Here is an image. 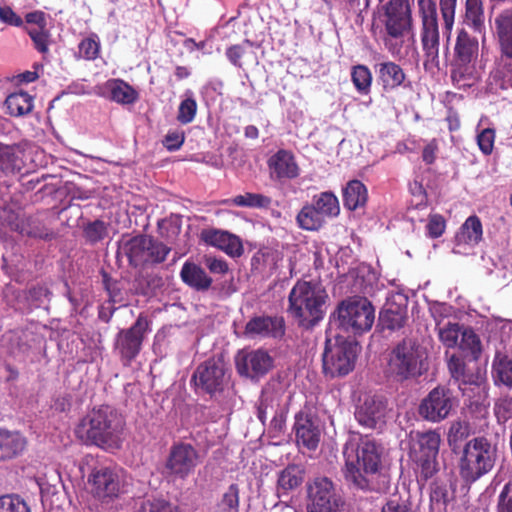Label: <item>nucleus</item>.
Here are the masks:
<instances>
[{"mask_svg": "<svg viewBox=\"0 0 512 512\" xmlns=\"http://www.w3.org/2000/svg\"><path fill=\"white\" fill-rule=\"evenodd\" d=\"M385 414V403L375 396H368L357 406L355 418L361 426L375 429L378 424L385 422Z\"/></svg>", "mask_w": 512, "mask_h": 512, "instance_id": "nucleus-23", "label": "nucleus"}, {"mask_svg": "<svg viewBox=\"0 0 512 512\" xmlns=\"http://www.w3.org/2000/svg\"><path fill=\"white\" fill-rule=\"evenodd\" d=\"M458 388L462 395L470 400L469 407L471 409L475 406V410L478 412L486 410L484 402L487 398L488 391L487 385L483 379L477 377L475 380H471V377H467L458 382Z\"/></svg>", "mask_w": 512, "mask_h": 512, "instance_id": "nucleus-27", "label": "nucleus"}, {"mask_svg": "<svg viewBox=\"0 0 512 512\" xmlns=\"http://www.w3.org/2000/svg\"><path fill=\"white\" fill-rule=\"evenodd\" d=\"M197 112V103L193 98H186L181 101L178 108L177 120L181 124H189L191 123Z\"/></svg>", "mask_w": 512, "mask_h": 512, "instance_id": "nucleus-56", "label": "nucleus"}, {"mask_svg": "<svg viewBox=\"0 0 512 512\" xmlns=\"http://www.w3.org/2000/svg\"><path fill=\"white\" fill-rule=\"evenodd\" d=\"M200 240L234 258L240 257L244 252L241 239L225 230L216 228L203 229L200 233Z\"/></svg>", "mask_w": 512, "mask_h": 512, "instance_id": "nucleus-20", "label": "nucleus"}, {"mask_svg": "<svg viewBox=\"0 0 512 512\" xmlns=\"http://www.w3.org/2000/svg\"><path fill=\"white\" fill-rule=\"evenodd\" d=\"M296 221L301 229L316 231L323 226L325 219L313 205H305L297 214Z\"/></svg>", "mask_w": 512, "mask_h": 512, "instance_id": "nucleus-41", "label": "nucleus"}, {"mask_svg": "<svg viewBox=\"0 0 512 512\" xmlns=\"http://www.w3.org/2000/svg\"><path fill=\"white\" fill-rule=\"evenodd\" d=\"M460 335L459 348L463 351H469L477 359L481 353V341L478 335L471 328H462Z\"/></svg>", "mask_w": 512, "mask_h": 512, "instance_id": "nucleus-48", "label": "nucleus"}, {"mask_svg": "<svg viewBox=\"0 0 512 512\" xmlns=\"http://www.w3.org/2000/svg\"><path fill=\"white\" fill-rule=\"evenodd\" d=\"M180 278L184 284L196 291L209 290L213 282L212 278L201 266L189 261L183 264Z\"/></svg>", "mask_w": 512, "mask_h": 512, "instance_id": "nucleus-31", "label": "nucleus"}, {"mask_svg": "<svg viewBox=\"0 0 512 512\" xmlns=\"http://www.w3.org/2000/svg\"><path fill=\"white\" fill-rule=\"evenodd\" d=\"M285 335V321L278 316H253L245 325L242 336L249 340L273 338Z\"/></svg>", "mask_w": 512, "mask_h": 512, "instance_id": "nucleus-19", "label": "nucleus"}, {"mask_svg": "<svg viewBox=\"0 0 512 512\" xmlns=\"http://www.w3.org/2000/svg\"><path fill=\"white\" fill-rule=\"evenodd\" d=\"M407 319L406 306L389 303L380 311L378 322L383 330L395 331L403 328Z\"/></svg>", "mask_w": 512, "mask_h": 512, "instance_id": "nucleus-33", "label": "nucleus"}, {"mask_svg": "<svg viewBox=\"0 0 512 512\" xmlns=\"http://www.w3.org/2000/svg\"><path fill=\"white\" fill-rule=\"evenodd\" d=\"M492 377L496 385L512 388V360L506 355L496 354L492 364Z\"/></svg>", "mask_w": 512, "mask_h": 512, "instance_id": "nucleus-40", "label": "nucleus"}, {"mask_svg": "<svg viewBox=\"0 0 512 512\" xmlns=\"http://www.w3.org/2000/svg\"><path fill=\"white\" fill-rule=\"evenodd\" d=\"M377 79L383 90L393 91L404 85L406 73L403 68L393 61H383L374 66Z\"/></svg>", "mask_w": 512, "mask_h": 512, "instance_id": "nucleus-26", "label": "nucleus"}, {"mask_svg": "<svg viewBox=\"0 0 512 512\" xmlns=\"http://www.w3.org/2000/svg\"><path fill=\"white\" fill-rule=\"evenodd\" d=\"M327 298L320 285L298 280L289 293L287 312L299 327L311 329L323 319Z\"/></svg>", "mask_w": 512, "mask_h": 512, "instance_id": "nucleus-3", "label": "nucleus"}, {"mask_svg": "<svg viewBox=\"0 0 512 512\" xmlns=\"http://www.w3.org/2000/svg\"><path fill=\"white\" fill-rule=\"evenodd\" d=\"M454 50L457 61L464 65L470 64L478 57V39L465 29H461L457 34Z\"/></svg>", "mask_w": 512, "mask_h": 512, "instance_id": "nucleus-32", "label": "nucleus"}, {"mask_svg": "<svg viewBox=\"0 0 512 512\" xmlns=\"http://www.w3.org/2000/svg\"><path fill=\"white\" fill-rule=\"evenodd\" d=\"M446 228V221L444 217L440 214H431L428 218V223L426 226L427 235L436 239L443 235Z\"/></svg>", "mask_w": 512, "mask_h": 512, "instance_id": "nucleus-60", "label": "nucleus"}, {"mask_svg": "<svg viewBox=\"0 0 512 512\" xmlns=\"http://www.w3.org/2000/svg\"><path fill=\"white\" fill-rule=\"evenodd\" d=\"M495 138L496 133L493 128H485L477 135V145L484 155L488 156L492 154Z\"/></svg>", "mask_w": 512, "mask_h": 512, "instance_id": "nucleus-58", "label": "nucleus"}, {"mask_svg": "<svg viewBox=\"0 0 512 512\" xmlns=\"http://www.w3.org/2000/svg\"><path fill=\"white\" fill-rule=\"evenodd\" d=\"M239 486L231 484L216 504L212 512H239Z\"/></svg>", "mask_w": 512, "mask_h": 512, "instance_id": "nucleus-47", "label": "nucleus"}, {"mask_svg": "<svg viewBox=\"0 0 512 512\" xmlns=\"http://www.w3.org/2000/svg\"><path fill=\"white\" fill-rule=\"evenodd\" d=\"M464 22L474 32L485 34L484 0H465Z\"/></svg>", "mask_w": 512, "mask_h": 512, "instance_id": "nucleus-38", "label": "nucleus"}, {"mask_svg": "<svg viewBox=\"0 0 512 512\" xmlns=\"http://www.w3.org/2000/svg\"><path fill=\"white\" fill-rule=\"evenodd\" d=\"M482 223L476 215L469 216L462 224L460 231L456 234L455 240L458 245H477L482 239Z\"/></svg>", "mask_w": 512, "mask_h": 512, "instance_id": "nucleus-36", "label": "nucleus"}, {"mask_svg": "<svg viewBox=\"0 0 512 512\" xmlns=\"http://www.w3.org/2000/svg\"><path fill=\"white\" fill-rule=\"evenodd\" d=\"M199 463V452L192 444L181 441L175 442L169 449L163 474L169 480L184 481L194 474Z\"/></svg>", "mask_w": 512, "mask_h": 512, "instance_id": "nucleus-11", "label": "nucleus"}, {"mask_svg": "<svg viewBox=\"0 0 512 512\" xmlns=\"http://www.w3.org/2000/svg\"><path fill=\"white\" fill-rule=\"evenodd\" d=\"M497 459V445L484 436L475 437L463 448L459 474L466 483H474L493 470Z\"/></svg>", "mask_w": 512, "mask_h": 512, "instance_id": "nucleus-5", "label": "nucleus"}, {"mask_svg": "<svg viewBox=\"0 0 512 512\" xmlns=\"http://www.w3.org/2000/svg\"><path fill=\"white\" fill-rule=\"evenodd\" d=\"M125 424L123 415L115 408L101 405L81 419L75 433L86 445L112 451L121 447Z\"/></svg>", "mask_w": 512, "mask_h": 512, "instance_id": "nucleus-1", "label": "nucleus"}, {"mask_svg": "<svg viewBox=\"0 0 512 512\" xmlns=\"http://www.w3.org/2000/svg\"><path fill=\"white\" fill-rule=\"evenodd\" d=\"M418 14L421 19L420 38L427 61L439 57L440 35L437 17V5L434 0H417Z\"/></svg>", "mask_w": 512, "mask_h": 512, "instance_id": "nucleus-15", "label": "nucleus"}, {"mask_svg": "<svg viewBox=\"0 0 512 512\" xmlns=\"http://www.w3.org/2000/svg\"><path fill=\"white\" fill-rule=\"evenodd\" d=\"M136 512H181L179 507L165 499H148L144 501Z\"/></svg>", "mask_w": 512, "mask_h": 512, "instance_id": "nucleus-53", "label": "nucleus"}, {"mask_svg": "<svg viewBox=\"0 0 512 512\" xmlns=\"http://www.w3.org/2000/svg\"><path fill=\"white\" fill-rule=\"evenodd\" d=\"M272 178L277 180L295 179L300 175V168L290 150L279 149L267 161Z\"/></svg>", "mask_w": 512, "mask_h": 512, "instance_id": "nucleus-22", "label": "nucleus"}, {"mask_svg": "<svg viewBox=\"0 0 512 512\" xmlns=\"http://www.w3.org/2000/svg\"><path fill=\"white\" fill-rule=\"evenodd\" d=\"M34 98L24 91L14 92L8 95L5 100L7 114L12 117H22L32 112Z\"/></svg>", "mask_w": 512, "mask_h": 512, "instance_id": "nucleus-35", "label": "nucleus"}, {"mask_svg": "<svg viewBox=\"0 0 512 512\" xmlns=\"http://www.w3.org/2000/svg\"><path fill=\"white\" fill-rule=\"evenodd\" d=\"M380 512H414L412 504L408 500L401 498L389 499L383 506Z\"/></svg>", "mask_w": 512, "mask_h": 512, "instance_id": "nucleus-64", "label": "nucleus"}, {"mask_svg": "<svg viewBox=\"0 0 512 512\" xmlns=\"http://www.w3.org/2000/svg\"><path fill=\"white\" fill-rule=\"evenodd\" d=\"M459 323L448 322L443 327H438V336L440 341L447 348H454L458 345V339L462 330Z\"/></svg>", "mask_w": 512, "mask_h": 512, "instance_id": "nucleus-50", "label": "nucleus"}, {"mask_svg": "<svg viewBox=\"0 0 512 512\" xmlns=\"http://www.w3.org/2000/svg\"><path fill=\"white\" fill-rule=\"evenodd\" d=\"M449 502V491L443 482L434 481L430 488V510L431 512H446Z\"/></svg>", "mask_w": 512, "mask_h": 512, "instance_id": "nucleus-45", "label": "nucleus"}, {"mask_svg": "<svg viewBox=\"0 0 512 512\" xmlns=\"http://www.w3.org/2000/svg\"><path fill=\"white\" fill-rule=\"evenodd\" d=\"M357 344L343 336L326 339L322 356L325 377H344L353 371L357 359Z\"/></svg>", "mask_w": 512, "mask_h": 512, "instance_id": "nucleus-8", "label": "nucleus"}, {"mask_svg": "<svg viewBox=\"0 0 512 512\" xmlns=\"http://www.w3.org/2000/svg\"><path fill=\"white\" fill-rule=\"evenodd\" d=\"M368 199L366 186L359 180H351L343 191L344 206L353 211L363 207Z\"/></svg>", "mask_w": 512, "mask_h": 512, "instance_id": "nucleus-37", "label": "nucleus"}, {"mask_svg": "<svg viewBox=\"0 0 512 512\" xmlns=\"http://www.w3.org/2000/svg\"><path fill=\"white\" fill-rule=\"evenodd\" d=\"M158 229L162 237L172 238L180 233L181 224L178 219H173L170 217L160 220L158 222Z\"/></svg>", "mask_w": 512, "mask_h": 512, "instance_id": "nucleus-61", "label": "nucleus"}, {"mask_svg": "<svg viewBox=\"0 0 512 512\" xmlns=\"http://www.w3.org/2000/svg\"><path fill=\"white\" fill-rule=\"evenodd\" d=\"M339 327L348 333L362 335L371 330L375 321V308L361 296L342 300L334 312Z\"/></svg>", "mask_w": 512, "mask_h": 512, "instance_id": "nucleus-6", "label": "nucleus"}, {"mask_svg": "<svg viewBox=\"0 0 512 512\" xmlns=\"http://www.w3.org/2000/svg\"><path fill=\"white\" fill-rule=\"evenodd\" d=\"M351 80L358 93L367 95L371 91L372 73L370 69L363 64H358L351 69Z\"/></svg>", "mask_w": 512, "mask_h": 512, "instance_id": "nucleus-43", "label": "nucleus"}, {"mask_svg": "<svg viewBox=\"0 0 512 512\" xmlns=\"http://www.w3.org/2000/svg\"><path fill=\"white\" fill-rule=\"evenodd\" d=\"M87 482L92 496L102 503H110L124 492L123 470L117 467H95Z\"/></svg>", "mask_w": 512, "mask_h": 512, "instance_id": "nucleus-13", "label": "nucleus"}, {"mask_svg": "<svg viewBox=\"0 0 512 512\" xmlns=\"http://www.w3.org/2000/svg\"><path fill=\"white\" fill-rule=\"evenodd\" d=\"M22 160L11 146L0 145V170L6 174L20 172Z\"/></svg>", "mask_w": 512, "mask_h": 512, "instance_id": "nucleus-44", "label": "nucleus"}, {"mask_svg": "<svg viewBox=\"0 0 512 512\" xmlns=\"http://www.w3.org/2000/svg\"><path fill=\"white\" fill-rule=\"evenodd\" d=\"M252 48L253 43L250 40H244L239 44L229 46L225 55L232 65L243 68L245 64L256 61V55Z\"/></svg>", "mask_w": 512, "mask_h": 512, "instance_id": "nucleus-39", "label": "nucleus"}, {"mask_svg": "<svg viewBox=\"0 0 512 512\" xmlns=\"http://www.w3.org/2000/svg\"><path fill=\"white\" fill-rule=\"evenodd\" d=\"M447 366L451 377L457 382L468 377L465 374V363L460 357L452 355L448 360Z\"/></svg>", "mask_w": 512, "mask_h": 512, "instance_id": "nucleus-63", "label": "nucleus"}, {"mask_svg": "<svg viewBox=\"0 0 512 512\" xmlns=\"http://www.w3.org/2000/svg\"><path fill=\"white\" fill-rule=\"evenodd\" d=\"M123 252L135 267L164 262L171 248L149 235H137L123 244Z\"/></svg>", "mask_w": 512, "mask_h": 512, "instance_id": "nucleus-10", "label": "nucleus"}, {"mask_svg": "<svg viewBox=\"0 0 512 512\" xmlns=\"http://www.w3.org/2000/svg\"><path fill=\"white\" fill-rule=\"evenodd\" d=\"M305 469L301 465L289 464L278 474L276 492L278 497L288 496L304 481Z\"/></svg>", "mask_w": 512, "mask_h": 512, "instance_id": "nucleus-30", "label": "nucleus"}, {"mask_svg": "<svg viewBox=\"0 0 512 512\" xmlns=\"http://www.w3.org/2000/svg\"><path fill=\"white\" fill-rule=\"evenodd\" d=\"M84 235L92 244L100 242L107 236V225L102 220L90 222L84 228Z\"/></svg>", "mask_w": 512, "mask_h": 512, "instance_id": "nucleus-54", "label": "nucleus"}, {"mask_svg": "<svg viewBox=\"0 0 512 512\" xmlns=\"http://www.w3.org/2000/svg\"><path fill=\"white\" fill-rule=\"evenodd\" d=\"M27 447L28 439L22 432L0 427V464L21 457Z\"/></svg>", "mask_w": 512, "mask_h": 512, "instance_id": "nucleus-21", "label": "nucleus"}, {"mask_svg": "<svg viewBox=\"0 0 512 512\" xmlns=\"http://www.w3.org/2000/svg\"><path fill=\"white\" fill-rule=\"evenodd\" d=\"M312 205L324 219L337 216L340 211L338 198L332 192H322L318 196H314Z\"/></svg>", "mask_w": 512, "mask_h": 512, "instance_id": "nucleus-42", "label": "nucleus"}, {"mask_svg": "<svg viewBox=\"0 0 512 512\" xmlns=\"http://www.w3.org/2000/svg\"><path fill=\"white\" fill-rule=\"evenodd\" d=\"M383 23L385 31L390 38L384 39L385 47L395 52L392 39L402 38L413 30V17L410 0H388L383 6Z\"/></svg>", "mask_w": 512, "mask_h": 512, "instance_id": "nucleus-9", "label": "nucleus"}, {"mask_svg": "<svg viewBox=\"0 0 512 512\" xmlns=\"http://www.w3.org/2000/svg\"><path fill=\"white\" fill-rule=\"evenodd\" d=\"M104 95L111 101L122 105L135 103L139 98V93L130 84L122 79H109L105 82Z\"/></svg>", "mask_w": 512, "mask_h": 512, "instance_id": "nucleus-28", "label": "nucleus"}, {"mask_svg": "<svg viewBox=\"0 0 512 512\" xmlns=\"http://www.w3.org/2000/svg\"><path fill=\"white\" fill-rule=\"evenodd\" d=\"M281 398L280 391L268 387L262 390L261 396L257 404V418L265 426L268 414H274L281 411Z\"/></svg>", "mask_w": 512, "mask_h": 512, "instance_id": "nucleus-34", "label": "nucleus"}, {"mask_svg": "<svg viewBox=\"0 0 512 512\" xmlns=\"http://www.w3.org/2000/svg\"><path fill=\"white\" fill-rule=\"evenodd\" d=\"M231 202L238 207L267 209L272 199L264 194L247 192L233 197Z\"/></svg>", "mask_w": 512, "mask_h": 512, "instance_id": "nucleus-46", "label": "nucleus"}, {"mask_svg": "<svg viewBox=\"0 0 512 512\" xmlns=\"http://www.w3.org/2000/svg\"><path fill=\"white\" fill-rule=\"evenodd\" d=\"M294 429L298 445H302L309 450H315L318 447L320 430L309 414L303 411L297 413Z\"/></svg>", "mask_w": 512, "mask_h": 512, "instance_id": "nucleus-24", "label": "nucleus"}, {"mask_svg": "<svg viewBox=\"0 0 512 512\" xmlns=\"http://www.w3.org/2000/svg\"><path fill=\"white\" fill-rule=\"evenodd\" d=\"M440 443L441 435L436 430L417 431L412 437L410 458L416 465L419 481L426 482L439 471Z\"/></svg>", "mask_w": 512, "mask_h": 512, "instance_id": "nucleus-7", "label": "nucleus"}, {"mask_svg": "<svg viewBox=\"0 0 512 512\" xmlns=\"http://www.w3.org/2000/svg\"><path fill=\"white\" fill-rule=\"evenodd\" d=\"M79 57L85 60H95L100 53V42L97 35L84 38L78 45Z\"/></svg>", "mask_w": 512, "mask_h": 512, "instance_id": "nucleus-51", "label": "nucleus"}, {"mask_svg": "<svg viewBox=\"0 0 512 512\" xmlns=\"http://www.w3.org/2000/svg\"><path fill=\"white\" fill-rule=\"evenodd\" d=\"M25 29L32 39L35 49L42 54L47 53L49 51L48 45L50 33L46 27L40 29Z\"/></svg>", "mask_w": 512, "mask_h": 512, "instance_id": "nucleus-55", "label": "nucleus"}, {"mask_svg": "<svg viewBox=\"0 0 512 512\" xmlns=\"http://www.w3.org/2000/svg\"><path fill=\"white\" fill-rule=\"evenodd\" d=\"M235 367L241 376L259 378L272 369L273 358L263 349L240 350L235 356Z\"/></svg>", "mask_w": 512, "mask_h": 512, "instance_id": "nucleus-18", "label": "nucleus"}, {"mask_svg": "<svg viewBox=\"0 0 512 512\" xmlns=\"http://www.w3.org/2000/svg\"><path fill=\"white\" fill-rule=\"evenodd\" d=\"M494 414L498 423L504 424L512 419V395L505 394L494 403Z\"/></svg>", "mask_w": 512, "mask_h": 512, "instance_id": "nucleus-52", "label": "nucleus"}, {"mask_svg": "<svg viewBox=\"0 0 512 512\" xmlns=\"http://www.w3.org/2000/svg\"><path fill=\"white\" fill-rule=\"evenodd\" d=\"M492 33L497 49L512 48V8L500 11L494 18Z\"/></svg>", "mask_w": 512, "mask_h": 512, "instance_id": "nucleus-29", "label": "nucleus"}, {"mask_svg": "<svg viewBox=\"0 0 512 512\" xmlns=\"http://www.w3.org/2000/svg\"><path fill=\"white\" fill-rule=\"evenodd\" d=\"M0 512H31L28 503L17 494L0 496Z\"/></svg>", "mask_w": 512, "mask_h": 512, "instance_id": "nucleus-49", "label": "nucleus"}, {"mask_svg": "<svg viewBox=\"0 0 512 512\" xmlns=\"http://www.w3.org/2000/svg\"><path fill=\"white\" fill-rule=\"evenodd\" d=\"M457 0H440V12L443 19L444 27L447 31H451L455 21Z\"/></svg>", "mask_w": 512, "mask_h": 512, "instance_id": "nucleus-59", "label": "nucleus"}, {"mask_svg": "<svg viewBox=\"0 0 512 512\" xmlns=\"http://www.w3.org/2000/svg\"><path fill=\"white\" fill-rule=\"evenodd\" d=\"M345 465L342 469L345 481L356 489L369 490L370 477L381 467L382 449L373 439L361 437L357 446L346 445L343 449Z\"/></svg>", "mask_w": 512, "mask_h": 512, "instance_id": "nucleus-2", "label": "nucleus"}, {"mask_svg": "<svg viewBox=\"0 0 512 512\" xmlns=\"http://www.w3.org/2000/svg\"><path fill=\"white\" fill-rule=\"evenodd\" d=\"M185 140V134L180 130H170L165 135L162 143L168 151H177L181 148Z\"/></svg>", "mask_w": 512, "mask_h": 512, "instance_id": "nucleus-62", "label": "nucleus"}, {"mask_svg": "<svg viewBox=\"0 0 512 512\" xmlns=\"http://www.w3.org/2000/svg\"><path fill=\"white\" fill-rule=\"evenodd\" d=\"M227 364L223 356H212L199 364L195 369L191 382L196 389L214 395L223 391L226 380Z\"/></svg>", "mask_w": 512, "mask_h": 512, "instance_id": "nucleus-17", "label": "nucleus"}, {"mask_svg": "<svg viewBox=\"0 0 512 512\" xmlns=\"http://www.w3.org/2000/svg\"><path fill=\"white\" fill-rule=\"evenodd\" d=\"M308 512H342L343 498L336 492L331 479L315 477L307 484Z\"/></svg>", "mask_w": 512, "mask_h": 512, "instance_id": "nucleus-14", "label": "nucleus"}, {"mask_svg": "<svg viewBox=\"0 0 512 512\" xmlns=\"http://www.w3.org/2000/svg\"><path fill=\"white\" fill-rule=\"evenodd\" d=\"M456 406L457 398L453 391L446 386L439 385L422 399L418 413L426 421L439 423L447 419Z\"/></svg>", "mask_w": 512, "mask_h": 512, "instance_id": "nucleus-16", "label": "nucleus"}, {"mask_svg": "<svg viewBox=\"0 0 512 512\" xmlns=\"http://www.w3.org/2000/svg\"><path fill=\"white\" fill-rule=\"evenodd\" d=\"M426 370V353L413 339H403L388 354L385 373L388 378L396 382L416 379Z\"/></svg>", "mask_w": 512, "mask_h": 512, "instance_id": "nucleus-4", "label": "nucleus"}, {"mask_svg": "<svg viewBox=\"0 0 512 512\" xmlns=\"http://www.w3.org/2000/svg\"><path fill=\"white\" fill-rule=\"evenodd\" d=\"M149 325L150 321L141 313L131 327L116 334L113 348L124 366H130L140 354Z\"/></svg>", "mask_w": 512, "mask_h": 512, "instance_id": "nucleus-12", "label": "nucleus"}, {"mask_svg": "<svg viewBox=\"0 0 512 512\" xmlns=\"http://www.w3.org/2000/svg\"><path fill=\"white\" fill-rule=\"evenodd\" d=\"M496 512H512V479L504 484L496 501Z\"/></svg>", "mask_w": 512, "mask_h": 512, "instance_id": "nucleus-57", "label": "nucleus"}, {"mask_svg": "<svg viewBox=\"0 0 512 512\" xmlns=\"http://www.w3.org/2000/svg\"><path fill=\"white\" fill-rule=\"evenodd\" d=\"M490 79L501 90L512 88V48L498 49Z\"/></svg>", "mask_w": 512, "mask_h": 512, "instance_id": "nucleus-25", "label": "nucleus"}]
</instances>
